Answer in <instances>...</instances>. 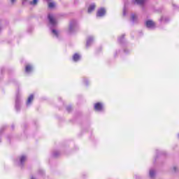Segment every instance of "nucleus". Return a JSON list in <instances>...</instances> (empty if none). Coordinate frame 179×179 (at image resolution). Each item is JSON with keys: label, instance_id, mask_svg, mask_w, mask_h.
Masks as SVG:
<instances>
[{"label": "nucleus", "instance_id": "1", "mask_svg": "<svg viewBox=\"0 0 179 179\" xmlns=\"http://www.w3.org/2000/svg\"><path fill=\"white\" fill-rule=\"evenodd\" d=\"M48 20L49 22V27L52 31V34H53L54 36H55V37H57V38H58V37H59V34L58 33L57 29H55L58 23L57 22V20H55V18H54L52 14L48 15Z\"/></svg>", "mask_w": 179, "mask_h": 179}, {"label": "nucleus", "instance_id": "2", "mask_svg": "<svg viewBox=\"0 0 179 179\" xmlns=\"http://www.w3.org/2000/svg\"><path fill=\"white\" fill-rule=\"evenodd\" d=\"M79 30V25L78 24V22L75 20H72L69 23V34H73V33H76Z\"/></svg>", "mask_w": 179, "mask_h": 179}, {"label": "nucleus", "instance_id": "3", "mask_svg": "<svg viewBox=\"0 0 179 179\" xmlns=\"http://www.w3.org/2000/svg\"><path fill=\"white\" fill-rule=\"evenodd\" d=\"M106 8H101L97 10L96 17H103L106 16Z\"/></svg>", "mask_w": 179, "mask_h": 179}, {"label": "nucleus", "instance_id": "4", "mask_svg": "<svg viewBox=\"0 0 179 179\" xmlns=\"http://www.w3.org/2000/svg\"><path fill=\"white\" fill-rule=\"evenodd\" d=\"M145 27L147 29H155L156 24L152 20H148L145 22Z\"/></svg>", "mask_w": 179, "mask_h": 179}, {"label": "nucleus", "instance_id": "5", "mask_svg": "<svg viewBox=\"0 0 179 179\" xmlns=\"http://www.w3.org/2000/svg\"><path fill=\"white\" fill-rule=\"evenodd\" d=\"M94 41V37L90 36L87 38V42H86V48H89L92 44H93V42Z\"/></svg>", "mask_w": 179, "mask_h": 179}, {"label": "nucleus", "instance_id": "6", "mask_svg": "<svg viewBox=\"0 0 179 179\" xmlns=\"http://www.w3.org/2000/svg\"><path fill=\"white\" fill-rule=\"evenodd\" d=\"M15 110L20 111V96L19 95H17L15 99Z\"/></svg>", "mask_w": 179, "mask_h": 179}, {"label": "nucleus", "instance_id": "7", "mask_svg": "<svg viewBox=\"0 0 179 179\" xmlns=\"http://www.w3.org/2000/svg\"><path fill=\"white\" fill-rule=\"evenodd\" d=\"M117 42L121 45H124L125 44L126 41H125V34H123L121 36H120L117 38Z\"/></svg>", "mask_w": 179, "mask_h": 179}, {"label": "nucleus", "instance_id": "8", "mask_svg": "<svg viewBox=\"0 0 179 179\" xmlns=\"http://www.w3.org/2000/svg\"><path fill=\"white\" fill-rule=\"evenodd\" d=\"M24 162H26V156L22 155L20 158V164H19V166H20V167H21V169H23V167L24 166Z\"/></svg>", "mask_w": 179, "mask_h": 179}, {"label": "nucleus", "instance_id": "9", "mask_svg": "<svg viewBox=\"0 0 179 179\" xmlns=\"http://www.w3.org/2000/svg\"><path fill=\"white\" fill-rule=\"evenodd\" d=\"M132 2L134 5H141V6H143L146 0H133Z\"/></svg>", "mask_w": 179, "mask_h": 179}, {"label": "nucleus", "instance_id": "10", "mask_svg": "<svg viewBox=\"0 0 179 179\" xmlns=\"http://www.w3.org/2000/svg\"><path fill=\"white\" fill-rule=\"evenodd\" d=\"M94 109L96 111H101V110H103V104H101L100 102L95 103Z\"/></svg>", "mask_w": 179, "mask_h": 179}, {"label": "nucleus", "instance_id": "11", "mask_svg": "<svg viewBox=\"0 0 179 179\" xmlns=\"http://www.w3.org/2000/svg\"><path fill=\"white\" fill-rule=\"evenodd\" d=\"M33 100H34V94H31L29 95L27 101V107H29V105L31 104V101H33Z\"/></svg>", "mask_w": 179, "mask_h": 179}, {"label": "nucleus", "instance_id": "12", "mask_svg": "<svg viewBox=\"0 0 179 179\" xmlns=\"http://www.w3.org/2000/svg\"><path fill=\"white\" fill-rule=\"evenodd\" d=\"M131 21L132 22L133 24L134 23H138V17H136V15H135V14H131Z\"/></svg>", "mask_w": 179, "mask_h": 179}, {"label": "nucleus", "instance_id": "13", "mask_svg": "<svg viewBox=\"0 0 179 179\" xmlns=\"http://www.w3.org/2000/svg\"><path fill=\"white\" fill-rule=\"evenodd\" d=\"M80 59V55H79V54L76 53L73 55V61H74V62H78V61H79Z\"/></svg>", "mask_w": 179, "mask_h": 179}, {"label": "nucleus", "instance_id": "14", "mask_svg": "<svg viewBox=\"0 0 179 179\" xmlns=\"http://www.w3.org/2000/svg\"><path fill=\"white\" fill-rule=\"evenodd\" d=\"M95 8H96V5L94 4L90 5L88 8V10H87L88 13H92L93 10H94Z\"/></svg>", "mask_w": 179, "mask_h": 179}, {"label": "nucleus", "instance_id": "15", "mask_svg": "<svg viewBox=\"0 0 179 179\" xmlns=\"http://www.w3.org/2000/svg\"><path fill=\"white\" fill-rule=\"evenodd\" d=\"M31 71H33V67L30 65H27L25 67V72L27 73H30Z\"/></svg>", "mask_w": 179, "mask_h": 179}, {"label": "nucleus", "instance_id": "16", "mask_svg": "<svg viewBox=\"0 0 179 179\" xmlns=\"http://www.w3.org/2000/svg\"><path fill=\"white\" fill-rule=\"evenodd\" d=\"M149 176L151 178H155V176H156V171L154 169H150Z\"/></svg>", "mask_w": 179, "mask_h": 179}, {"label": "nucleus", "instance_id": "17", "mask_svg": "<svg viewBox=\"0 0 179 179\" xmlns=\"http://www.w3.org/2000/svg\"><path fill=\"white\" fill-rule=\"evenodd\" d=\"M38 3V0H33L31 1H29V5H31L32 6H37Z\"/></svg>", "mask_w": 179, "mask_h": 179}, {"label": "nucleus", "instance_id": "18", "mask_svg": "<svg viewBox=\"0 0 179 179\" xmlns=\"http://www.w3.org/2000/svg\"><path fill=\"white\" fill-rule=\"evenodd\" d=\"M60 155H61V152H59V151H54L53 153H52V157L57 158Z\"/></svg>", "mask_w": 179, "mask_h": 179}, {"label": "nucleus", "instance_id": "19", "mask_svg": "<svg viewBox=\"0 0 179 179\" xmlns=\"http://www.w3.org/2000/svg\"><path fill=\"white\" fill-rule=\"evenodd\" d=\"M156 153H157V157H159V156H160V155H166V152L159 151V150H156Z\"/></svg>", "mask_w": 179, "mask_h": 179}, {"label": "nucleus", "instance_id": "20", "mask_svg": "<svg viewBox=\"0 0 179 179\" xmlns=\"http://www.w3.org/2000/svg\"><path fill=\"white\" fill-rule=\"evenodd\" d=\"M48 6L50 9H52V8H55V3L54 2H50L48 4Z\"/></svg>", "mask_w": 179, "mask_h": 179}, {"label": "nucleus", "instance_id": "21", "mask_svg": "<svg viewBox=\"0 0 179 179\" xmlns=\"http://www.w3.org/2000/svg\"><path fill=\"white\" fill-rule=\"evenodd\" d=\"M66 111H68V113H71L72 111V106H69L66 108Z\"/></svg>", "mask_w": 179, "mask_h": 179}, {"label": "nucleus", "instance_id": "22", "mask_svg": "<svg viewBox=\"0 0 179 179\" xmlns=\"http://www.w3.org/2000/svg\"><path fill=\"white\" fill-rule=\"evenodd\" d=\"M4 129H6V126H3L0 129V135H2Z\"/></svg>", "mask_w": 179, "mask_h": 179}, {"label": "nucleus", "instance_id": "23", "mask_svg": "<svg viewBox=\"0 0 179 179\" xmlns=\"http://www.w3.org/2000/svg\"><path fill=\"white\" fill-rule=\"evenodd\" d=\"M163 20H164V22H169V18L162 17L161 19H160V22H163Z\"/></svg>", "mask_w": 179, "mask_h": 179}, {"label": "nucleus", "instance_id": "24", "mask_svg": "<svg viewBox=\"0 0 179 179\" xmlns=\"http://www.w3.org/2000/svg\"><path fill=\"white\" fill-rule=\"evenodd\" d=\"M125 15H127V10L125 9V4H124V7L123 8V16H125Z\"/></svg>", "mask_w": 179, "mask_h": 179}, {"label": "nucleus", "instance_id": "25", "mask_svg": "<svg viewBox=\"0 0 179 179\" xmlns=\"http://www.w3.org/2000/svg\"><path fill=\"white\" fill-rule=\"evenodd\" d=\"M84 82L85 83V86H89V80H87V79H84Z\"/></svg>", "mask_w": 179, "mask_h": 179}, {"label": "nucleus", "instance_id": "26", "mask_svg": "<svg viewBox=\"0 0 179 179\" xmlns=\"http://www.w3.org/2000/svg\"><path fill=\"white\" fill-rule=\"evenodd\" d=\"M38 173L41 174V176H44V171L43 170H39Z\"/></svg>", "mask_w": 179, "mask_h": 179}, {"label": "nucleus", "instance_id": "27", "mask_svg": "<svg viewBox=\"0 0 179 179\" xmlns=\"http://www.w3.org/2000/svg\"><path fill=\"white\" fill-rule=\"evenodd\" d=\"M135 178H136V179H141L142 177H141L140 176L136 175V176H135Z\"/></svg>", "mask_w": 179, "mask_h": 179}, {"label": "nucleus", "instance_id": "28", "mask_svg": "<svg viewBox=\"0 0 179 179\" xmlns=\"http://www.w3.org/2000/svg\"><path fill=\"white\" fill-rule=\"evenodd\" d=\"M124 52L125 54H128V52H129V50H127V49H124Z\"/></svg>", "mask_w": 179, "mask_h": 179}, {"label": "nucleus", "instance_id": "29", "mask_svg": "<svg viewBox=\"0 0 179 179\" xmlns=\"http://www.w3.org/2000/svg\"><path fill=\"white\" fill-rule=\"evenodd\" d=\"M11 3L13 5L15 2H16V0H10Z\"/></svg>", "mask_w": 179, "mask_h": 179}, {"label": "nucleus", "instance_id": "30", "mask_svg": "<svg viewBox=\"0 0 179 179\" xmlns=\"http://www.w3.org/2000/svg\"><path fill=\"white\" fill-rule=\"evenodd\" d=\"M79 2V0H74V3L76 5Z\"/></svg>", "mask_w": 179, "mask_h": 179}, {"label": "nucleus", "instance_id": "31", "mask_svg": "<svg viewBox=\"0 0 179 179\" xmlns=\"http://www.w3.org/2000/svg\"><path fill=\"white\" fill-rule=\"evenodd\" d=\"M31 30H33V29H32V28H29V29H28V32H29V33H30V31H31Z\"/></svg>", "mask_w": 179, "mask_h": 179}, {"label": "nucleus", "instance_id": "32", "mask_svg": "<svg viewBox=\"0 0 179 179\" xmlns=\"http://www.w3.org/2000/svg\"><path fill=\"white\" fill-rule=\"evenodd\" d=\"M11 129L13 130V129H15V125L14 124H12L11 125Z\"/></svg>", "mask_w": 179, "mask_h": 179}, {"label": "nucleus", "instance_id": "33", "mask_svg": "<svg viewBox=\"0 0 179 179\" xmlns=\"http://www.w3.org/2000/svg\"><path fill=\"white\" fill-rule=\"evenodd\" d=\"M117 54H118V52H115V57H117Z\"/></svg>", "mask_w": 179, "mask_h": 179}, {"label": "nucleus", "instance_id": "34", "mask_svg": "<svg viewBox=\"0 0 179 179\" xmlns=\"http://www.w3.org/2000/svg\"><path fill=\"white\" fill-rule=\"evenodd\" d=\"M173 169H174L175 171H177V168L176 167H173Z\"/></svg>", "mask_w": 179, "mask_h": 179}, {"label": "nucleus", "instance_id": "35", "mask_svg": "<svg viewBox=\"0 0 179 179\" xmlns=\"http://www.w3.org/2000/svg\"><path fill=\"white\" fill-rule=\"evenodd\" d=\"M8 139L10 138V136H7Z\"/></svg>", "mask_w": 179, "mask_h": 179}, {"label": "nucleus", "instance_id": "36", "mask_svg": "<svg viewBox=\"0 0 179 179\" xmlns=\"http://www.w3.org/2000/svg\"><path fill=\"white\" fill-rule=\"evenodd\" d=\"M173 7H176V6H176V4H173Z\"/></svg>", "mask_w": 179, "mask_h": 179}, {"label": "nucleus", "instance_id": "37", "mask_svg": "<svg viewBox=\"0 0 179 179\" xmlns=\"http://www.w3.org/2000/svg\"><path fill=\"white\" fill-rule=\"evenodd\" d=\"M178 139H179V134H178Z\"/></svg>", "mask_w": 179, "mask_h": 179}, {"label": "nucleus", "instance_id": "38", "mask_svg": "<svg viewBox=\"0 0 179 179\" xmlns=\"http://www.w3.org/2000/svg\"><path fill=\"white\" fill-rule=\"evenodd\" d=\"M2 141L1 140V138H0V143Z\"/></svg>", "mask_w": 179, "mask_h": 179}, {"label": "nucleus", "instance_id": "39", "mask_svg": "<svg viewBox=\"0 0 179 179\" xmlns=\"http://www.w3.org/2000/svg\"><path fill=\"white\" fill-rule=\"evenodd\" d=\"M47 1H51V0H47Z\"/></svg>", "mask_w": 179, "mask_h": 179}, {"label": "nucleus", "instance_id": "40", "mask_svg": "<svg viewBox=\"0 0 179 179\" xmlns=\"http://www.w3.org/2000/svg\"><path fill=\"white\" fill-rule=\"evenodd\" d=\"M0 30H1V27H0Z\"/></svg>", "mask_w": 179, "mask_h": 179}]
</instances>
